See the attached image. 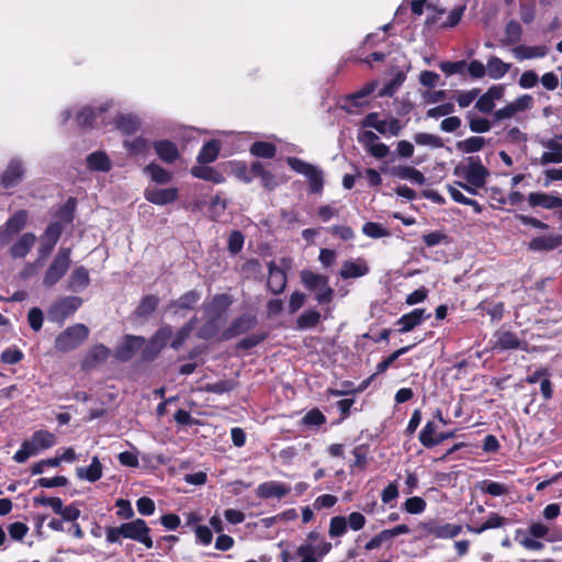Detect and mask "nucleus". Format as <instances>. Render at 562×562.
<instances>
[{
	"instance_id": "16",
	"label": "nucleus",
	"mask_w": 562,
	"mask_h": 562,
	"mask_svg": "<svg viewBox=\"0 0 562 562\" xmlns=\"http://www.w3.org/2000/svg\"><path fill=\"white\" fill-rule=\"evenodd\" d=\"M290 491L291 487L286 484L277 481H268L258 485L256 493L260 498H282L288 495Z\"/></svg>"
},
{
	"instance_id": "24",
	"label": "nucleus",
	"mask_w": 562,
	"mask_h": 562,
	"mask_svg": "<svg viewBox=\"0 0 562 562\" xmlns=\"http://www.w3.org/2000/svg\"><path fill=\"white\" fill-rule=\"evenodd\" d=\"M36 241V236L32 233L23 234L11 247L10 254L14 258L25 257Z\"/></svg>"
},
{
	"instance_id": "55",
	"label": "nucleus",
	"mask_w": 562,
	"mask_h": 562,
	"mask_svg": "<svg viewBox=\"0 0 562 562\" xmlns=\"http://www.w3.org/2000/svg\"><path fill=\"white\" fill-rule=\"evenodd\" d=\"M362 233L371 238H381L389 236V232L386 228H384L382 225L374 223V222H368L362 226Z\"/></svg>"
},
{
	"instance_id": "40",
	"label": "nucleus",
	"mask_w": 562,
	"mask_h": 562,
	"mask_svg": "<svg viewBox=\"0 0 562 562\" xmlns=\"http://www.w3.org/2000/svg\"><path fill=\"white\" fill-rule=\"evenodd\" d=\"M40 452V449L36 447V443L31 438L30 440H25L21 448L13 456V460L18 463H24L30 457L35 456Z\"/></svg>"
},
{
	"instance_id": "2",
	"label": "nucleus",
	"mask_w": 562,
	"mask_h": 562,
	"mask_svg": "<svg viewBox=\"0 0 562 562\" xmlns=\"http://www.w3.org/2000/svg\"><path fill=\"white\" fill-rule=\"evenodd\" d=\"M89 335V329L83 324H75L61 331L55 339V348L61 352H68L80 346Z\"/></svg>"
},
{
	"instance_id": "5",
	"label": "nucleus",
	"mask_w": 562,
	"mask_h": 562,
	"mask_svg": "<svg viewBox=\"0 0 562 562\" xmlns=\"http://www.w3.org/2000/svg\"><path fill=\"white\" fill-rule=\"evenodd\" d=\"M286 162L294 171L304 175L308 179L312 192L318 193L322 191L324 179L321 169L295 157H289Z\"/></svg>"
},
{
	"instance_id": "14",
	"label": "nucleus",
	"mask_w": 562,
	"mask_h": 562,
	"mask_svg": "<svg viewBox=\"0 0 562 562\" xmlns=\"http://www.w3.org/2000/svg\"><path fill=\"white\" fill-rule=\"evenodd\" d=\"M542 147L548 150L544 151L539 158L538 164L546 166L549 164H561L562 162V144L555 138H550L541 142Z\"/></svg>"
},
{
	"instance_id": "36",
	"label": "nucleus",
	"mask_w": 562,
	"mask_h": 562,
	"mask_svg": "<svg viewBox=\"0 0 562 562\" xmlns=\"http://www.w3.org/2000/svg\"><path fill=\"white\" fill-rule=\"evenodd\" d=\"M220 153V143L217 140L207 142L201 149L198 156V161L200 164H209L213 162Z\"/></svg>"
},
{
	"instance_id": "62",
	"label": "nucleus",
	"mask_w": 562,
	"mask_h": 562,
	"mask_svg": "<svg viewBox=\"0 0 562 562\" xmlns=\"http://www.w3.org/2000/svg\"><path fill=\"white\" fill-rule=\"evenodd\" d=\"M244 245V236L240 232L234 231L228 237V250L231 254H238Z\"/></svg>"
},
{
	"instance_id": "42",
	"label": "nucleus",
	"mask_w": 562,
	"mask_h": 562,
	"mask_svg": "<svg viewBox=\"0 0 562 562\" xmlns=\"http://www.w3.org/2000/svg\"><path fill=\"white\" fill-rule=\"evenodd\" d=\"M27 221V212L24 210L18 211L13 216L7 221V232L10 234L19 233L24 228Z\"/></svg>"
},
{
	"instance_id": "41",
	"label": "nucleus",
	"mask_w": 562,
	"mask_h": 562,
	"mask_svg": "<svg viewBox=\"0 0 562 562\" xmlns=\"http://www.w3.org/2000/svg\"><path fill=\"white\" fill-rule=\"evenodd\" d=\"M172 336V328L169 325L159 328L156 334L151 337L154 352H160Z\"/></svg>"
},
{
	"instance_id": "35",
	"label": "nucleus",
	"mask_w": 562,
	"mask_h": 562,
	"mask_svg": "<svg viewBox=\"0 0 562 562\" xmlns=\"http://www.w3.org/2000/svg\"><path fill=\"white\" fill-rule=\"evenodd\" d=\"M481 492L491 496H502L509 493V486L491 480H483L477 484Z\"/></svg>"
},
{
	"instance_id": "25",
	"label": "nucleus",
	"mask_w": 562,
	"mask_h": 562,
	"mask_svg": "<svg viewBox=\"0 0 562 562\" xmlns=\"http://www.w3.org/2000/svg\"><path fill=\"white\" fill-rule=\"evenodd\" d=\"M78 479L88 482H95L102 476V464L98 457H93L89 467H78L76 469Z\"/></svg>"
},
{
	"instance_id": "46",
	"label": "nucleus",
	"mask_w": 562,
	"mask_h": 562,
	"mask_svg": "<svg viewBox=\"0 0 562 562\" xmlns=\"http://www.w3.org/2000/svg\"><path fill=\"white\" fill-rule=\"evenodd\" d=\"M448 192L453 201L472 206L477 214L482 212L481 205L475 200L467 198L458 188L448 186Z\"/></svg>"
},
{
	"instance_id": "8",
	"label": "nucleus",
	"mask_w": 562,
	"mask_h": 562,
	"mask_svg": "<svg viewBox=\"0 0 562 562\" xmlns=\"http://www.w3.org/2000/svg\"><path fill=\"white\" fill-rule=\"evenodd\" d=\"M82 304L78 296H66L56 302L50 311L49 317L55 322H64L69 315L74 314Z\"/></svg>"
},
{
	"instance_id": "53",
	"label": "nucleus",
	"mask_w": 562,
	"mask_h": 562,
	"mask_svg": "<svg viewBox=\"0 0 562 562\" xmlns=\"http://www.w3.org/2000/svg\"><path fill=\"white\" fill-rule=\"evenodd\" d=\"M414 140L417 145L430 146L434 148H439L443 145L439 136L429 133H417L414 136Z\"/></svg>"
},
{
	"instance_id": "27",
	"label": "nucleus",
	"mask_w": 562,
	"mask_h": 562,
	"mask_svg": "<svg viewBox=\"0 0 562 562\" xmlns=\"http://www.w3.org/2000/svg\"><path fill=\"white\" fill-rule=\"evenodd\" d=\"M390 173L394 177L407 179L417 184H424L426 181L424 175L419 170L408 166L392 167L390 169Z\"/></svg>"
},
{
	"instance_id": "52",
	"label": "nucleus",
	"mask_w": 562,
	"mask_h": 562,
	"mask_svg": "<svg viewBox=\"0 0 562 562\" xmlns=\"http://www.w3.org/2000/svg\"><path fill=\"white\" fill-rule=\"evenodd\" d=\"M347 519L344 516H335L330 519L328 533L331 538L341 537L347 531Z\"/></svg>"
},
{
	"instance_id": "9",
	"label": "nucleus",
	"mask_w": 562,
	"mask_h": 562,
	"mask_svg": "<svg viewBox=\"0 0 562 562\" xmlns=\"http://www.w3.org/2000/svg\"><path fill=\"white\" fill-rule=\"evenodd\" d=\"M283 267H278L273 261H270L268 263V281L267 285L270 289V291L274 294H279L283 292V290L286 286V273L285 269L290 267L289 260L283 259L282 260Z\"/></svg>"
},
{
	"instance_id": "21",
	"label": "nucleus",
	"mask_w": 562,
	"mask_h": 562,
	"mask_svg": "<svg viewBox=\"0 0 562 562\" xmlns=\"http://www.w3.org/2000/svg\"><path fill=\"white\" fill-rule=\"evenodd\" d=\"M548 47L546 45L527 46L519 45L513 48V55L518 60L542 58L548 54Z\"/></svg>"
},
{
	"instance_id": "60",
	"label": "nucleus",
	"mask_w": 562,
	"mask_h": 562,
	"mask_svg": "<svg viewBox=\"0 0 562 562\" xmlns=\"http://www.w3.org/2000/svg\"><path fill=\"white\" fill-rule=\"evenodd\" d=\"M97 117V111L87 106L83 108L77 115L76 120L80 126H91L92 122Z\"/></svg>"
},
{
	"instance_id": "30",
	"label": "nucleus",
	"mask_w": 562,
	"mask_h": 562,
	"mask_svg": "<svg viewBox=\"0 0 562 562\" xmlns=\"http://www.w3.org/2000/svg\"><path fill=\"white\" fill-rule=\"evenodd\" d=\"M510 69V64L504 63L498 57H491L486 64V74L492 79L503 78Z\"/></svg>"
},
{
	"instance_id": "33",
	"label": "nucleus",
	"mask_w": 562,
	"mask_h": 562,
	"mask_svg": "<svg viewBox=\"0 0 562 562\" xmlns=\"http://www.w3.org/2000/svg\"><path fill=\"white\" fill-rule=\"evenodd\" d=\"M191 173L195 178L207 180L214 183L224 182L223 175L211 167L195 166L191 169Z\"/></svg>"
},
{
	"instance_id": "18",
	"label": "nucleus",
	"mask_w": 562,
	"mask_h": 562,
	"mask_svg": "<svg viewBox=\"0 0 562 562\" xmlns=\"http://www.w3.org/2000/svg\"><path fill=\"white\" fill-rule=\"evenodd\" d=\"M426 533L438 539H451L458 536L462 527L456 524H429L425 527Z\"/></svg>"
},
{
	"instance_id": "39",
	"label": "nucleus",
	"mask_w": 562,
	"mask_h": 562,
	"mask_svg": "<svg viewBox=\"0 0 562 562\" xmlns=\"http://www.w3.org/2000/svg\"><path fill=\"white\" fill-rule=\"evenodd\" d=\"M87 164L90 169L98 171H108L111 167L108 156L101 151L90 154L87 157Z\"/></svg>"
},
{
	"instance_id": "63",
	"label": "nucleus",
	"mask_w": 562,
	"mask_h": 562,
	"mask_svg": "<svg viewBox=\"0 0 562 562\" xmlns=\"http://www.w3.org/2000/svg\"><path fill=\"white\" fill-rule=\"evenodd\" d=\"M480 93V89H471L468 91H462L457 97V102L460 108H467L469 106L477 97Z\"/></svg>"
},
{
	"instance_id": "34",
	"label": "nucleus",
	"mask_w": 562,
	"mask_h": 562,
	"mask_svg": "<svg viewBox=\"0 0 562 562\" xmlns=\"http://www.w3.org/2000/svg\"><path fill=\"white\" fill-rule=\"evenodd\" d=\"M140 126V121L133 114H121L116 119V127L124 134H133Z\"/></svg>"
},
{
	"instance_id": "12",
	"label": "nucleus",
	"mask_w": 562,
	"mask_h": 562,
	"mask_svg": "<svg viewBox=\"0 0 562 562\" xmlns=\"http://www.w3.org/2000/svg\"><path fill=\"white\" fill-rule=\"evenodd\" d=\"M145 199L157 205H166L178 199V190L176 188L159 189L149 187L145 190Z\"/></svg>"
},
{
	"instance_id": "23",
	"label": "nucleus",
	"mask_w": 562,
	"mask_h": 562,
	"mask_svg": "<svg viewBox=\"0 0 562 562\" xmlns=\"http://www.w3.org/2000/svg\"><path fill=\"white\" fill-rule=\"evenodd\" d=\"M368 272L369 267L366 263V261L362 259H358L356 261H345L339 274L342 279H350L363 277Z\"/></svg>"
},
{
	"instance_id": "61",
	"label": "nucleus",
	"mask_w": 562,
	"mask_h": 562,
	"mask_svg": "<svg viewBox=\"0 0 562 562\" xmlns=\"http://www.w3.org/2000/svg\"><path fill=\"white\" fill-rule=\"evenodd\" d=\"M124 145L134 155L143 154L148 149V143L142 137H137L133 140H125Z\"/></svg>"
},
{
	"instance_id": "26",
	"label": "nucleus",
	"mask_w": 562,
	"mask_h": 562,
	"mask_svg": "<svg viewBox=\"0 0 562 562\" xmlns=\"http://www.w3.org/2000/svg\"><path fill=\"white\" fill-rule=\"evenodd\" d=\"M520 339L516 334L502 330L495 334L494 348L499 350L518 349L520 348Z\"/></svg>"
},
{
	"instance_id": "56",
	"label": "nucleus",
	"mask_w": 562,
	"mask_h": 562,
	"mask_svg": "<svg viewBox=\"0 0 562 562\" xmlns=\"http://www.w3.org/2000/svg\"><path fill=\"white\" fill-rule=\"evenodd\" d=\"M194 327V318H192L188 324H186L177 333L176 338L171 342V347L178 350L184 341L190 336L191 331Z\"/></svg>"
},
{
	"instance_id": "28",
	"label": "nucleus",
	"mask_w": 562,
	"mask_h": 562,
	"mask_svg": "<svg viewBox=\"0 0 562 562\" xmlns=\"http://www.w3.org/2000/svg\"><path fill=\"white\" fill-rule=\"evenodd\" d=\"M111 351L104 345H97L86 356L83 360V368L90 369L99 363L105 362L110 357Z\"/></svg>"
},
{
	"instance_id": "7",
	"label": "nucleus",
	"mask_w": 562,
	"mask_h": 562,
	"mask_svg": "<svg viewBox=\"0 0 562 562\" xmlns=\"http://www.w3.org/2000/svg\"><path fill=\"white\" fill-rule=\"evenodd\" d=\"M362 126L372 127L380 134L397 136L402 131L400 120L391 117L389 120H380L378 113H369L362 121Z\"/></svg>"
},
{
	"instance_id": "50",
	"label": "nucleus",
	"mask_w": 562,
	"mask_h": 562,
	"mask_svg": "<svg viewBox=\"0 0 562 562\" xmlns=\"http://www.w3.org/2000/svg\"><path fill=\"white\" fill-rule=\"evenodd\" d=\"M411 348H412V346L402 347V348L397 349L396 351H394L393 353H391L383 361L378 363L376 371H375V373L370 379H372L375 374H380V373H383L384 371H386L389 369V367L392 366L393 362L398 359V357H401L402 355L408 352V350Z\"/></svg>"
},
{
	"instance_id": "45",
	"label": "nucleus",
	"mask_w": 562,
	"mask_h": 562,
	"mask_svg": "<svg viewBox=\"0 0 562 562\" xmlns=\"http://www.w3.org/2000/svg\"><path fill=\"white\" fill-rule=\"evenodd\" d=\"M485 139L480 136H471L464 140L458 143V148L463 153H475L481 150L485 146Z\"/></svg>"
},
{
	"instance_id": "51",
	"label": "nucleus",
	"mask_w": 562,
	"mask_h": 562,
	"mask_svg": "<svg viewBox=\"0 0 562 562\" xmlns=\"http://www.w3.org/2000/svg\"><path fill=\"white\" fill-rule=\"evenodd\" d=\"M506 519L498 514L492 513L487 517L486 521L479 528H470L471 531L475 533H482L487 529L501 528L504 526Z\"/></svg>"
},
{
	"instance_id": "11",
	"label": "nucleus",
	"mask_w": 562,
	"mask_h": 562,
	"mask_svg": "<svg viewBox=\"0 0 562 562\" xmlns=\"http://www.w3.org/2000/svg\"><path fill=\"white\" fill-rule=\"evenodd\" d=\"M61 231L63 227L58 222L52 223L47 226L41 238V246L38 249L41 257L45 258L53 251L56 243L59 239Z\"/></svg>"
},
{
	"instance_id": "54",
	"label": "nucleus",
	"mask_w": 562,
	"mask_h": 562,
	"mask_svg": "<svg viewBox=\"0 0 562 562\" xmlns=\"http://www.w3.org/2000/svg\"><path fill=\"white\" fill-rule=\"evenodd\" d=\"M34 504L48 506L57 515H59L61 513L63 507H64V503L59 497L37 496L34 498Z\"/></svg>"
},
{
	"instance_id": "13",
	"label": "nucleus",
	"mask_w": 562,
	"mask_h": 562,
	"mask_svg": "<svg viewBox=\"0 0 562 562\" xmlns=\"http://www.w3.org/2000/svg\"><path fill=\"white\" fill-rule=\"evenodd\" d=\"M429 317L430 314L426 313L425 308H415L397 319L396 325L400 326L398 331L402 334L408 333Z\"/></svg>"
},
{
	"instance_id": "29",
	"label": "nucleus",
	"mask_w": 562,
	"mask_h": 562,
	"mask_svg": "<svg viewBox=\"0 0 562 562\" xmlns=\"http://www.w3.org/2000/svg\"><path fill=\"white\" fill-rule=\"evenodd\" d=\"M154 148L159 158L168 164L173 162L179 156L177 146L169 140L156 142Z\"/></svg>"
},
{
	"instance_id": "4",
	"label": "nucleus",
	"mask_w": 562,
	"mask_h": 562,
	"mask_svg": "<svg viewBox=\"0 0 562 562\" xmlns=\"http://www.w3.org/2000/svg\"><path fill=\"white\" fill-rule=\"evenodd\" d=\"M70 266V249L60 248L45 272L43 283L46 286L56 284L67 272Z\"/></svg>"
},
{
	"instance_id": "32",
	"label": "nucleus",
	"mask_w": 562,
	"mask_h": 562,
	"mask_svg": "<svg viewBox=\"0 0 562 562\" xmlns=\"http://www.w3.org/2000/svg\"><path fill=\"white\" fill-rule=\"evenodd\" d=\"M438 426L434 422H428L419 432V441L426 448H432L438 445L436 436L438 435Z\"/></svg>"
},
{
	"instance_id": "3",
	"label": "nucleus",
	"mask_w": 562,
	"mask_h": 562,
	"mask_svg": "<svg viewBox=\"0 0 562 562\" xmlns=\"http://www.w3.org/2000/svg\"><path fill=\"white\" fill-rule=\"evenodd\" d=\"M453 173L463 178L475 188H482L485 184L486 177L488 176L487 169L476 158H469V164L465 166H457Z\"/></svg>"
},
{
	"instance_id": "6",
	"label": "nucleus",
	"mask_w": 562,
	"mask_h": 562,
	"mask_svg": "<svg viewBox=\"0 0 562 562\" xmlns=\"http://www.w3.org/2000/svg\"><path fill=\"white\" fill-rule=\"evenodd\" d=\"M123 538L131 539L144 544L147 549L153 548V540L149 536V528L143 519H135L122 524Z\"/></svg>"
},
{
	"instance_id": "37",
	"label": "nucleus",
	"mask_w": 562,
	"mask_h": 562,
	"mask_svg": "<svg viewBox=\"0 0 562 562\" xmlns=\"http://www.w3.org/2000/svg\"><path fill=\"white\" fill-rule=\"evenodd\" d=\"M522 27L516 20H510L505 26L504 45H514L520 42Z\"/></svg>"
},
{
	"instance_id": "17",
	"label": "nucleus",
	"mask_w": 562,
	"mask_h": 562,
	"mask_svg": "<svg viewBox=\"0 0 562 562\" xmlns=\"http://www.w3.org/2000/svg\"><path fill=\"white\" fill-rule=\"evenodd\" d=\"M144 341L139 336H126L124 342L116 349L115 358L120 361L130 360L143 347Z\"/></svg>"
},
{
	"instance_id": "57",
	"label": "nucleus",
	"mask_w": 562,
	"mask_h": 562,
	"mask_svg": "<svg viewBox=\"0 0 562 562\" xmlns=\"http://www.w3.org/2000/svg\"><path fill=\"white\" fill-rule=\"evenodd\" d=\"M469 120V127L473 133H486L491 130V122L484 117L467 115Z\"/></svg>"
},
{
	"instance_id": "1",
	"label": "nucleus",
	"mask_w": 562,
	"mask_h": 562,
	"mask_svg": "<svg viewBox=\"0 0 562 562\" xmlns=\"http://www.w3.org/2000/svg\"><path fill=\"white\" fill-rule=\"evenodd\" d=\"M300 279L306 289L316 293L315 297L319 303H329L333 300L334 290L328 285L327 277L311 270H302Z\"/></svg>"
},
{
	"instance_id": "10",
	"label": "nucleus",
	"mask_w": 562,
	"mask_h": 562,
	"mask_svg": "<svg viewBox=\"0 0 562 562\" xmlns=\"http://www.w3.org/2000/svg\"><path fill=\"white\" fill-rule=\"evenodd\" d=\"M532 106V97L524 94L504 108L494 112V117L498 121L515 117L519 112H524Z\"/></svg>"
},
{
	"instance_id": "15",
	"label": "nucleus",
	"mask_w": 562,
	"mask_h": 562,
	"mask_svg": "<svg viewBox=\"0 0 562 562\" xmlns=\"http://www.w3.org/2000/svg\"><path fill=\"white\" fill-rule=\"evenodd\" d=\"M24 175V168L20 160L12 159L1 175V184L9 189L18 186Z\"/></svg>"
},
{
	"instance_id": "49",
	"label": "nucleus",
	"mask_w": 562,
	"mask_h": 562,
	"mask_svg": "<svg viewBox=\"0 0 562 562\" xmlns=\"http://www.w3.org/2000/svg\"><path fill=\"white\" fill-rule=\"evenodd\" d=\"M250 153L262 158H272L276 155V146L266 142H256L250 147Z\"/></svg>"
},
{
	"instance_id": "59",
	"label": "nucleus",
	"mask_w": 562,
	"mask_h": 562,
	"mask_svg": "<svg viewBox=\"0 0 562 562\" xmlns=\"http://www.w3.org/2000/svg\"><path fill=\"white\" fill-rule=\"evenodd\" d=\"M376 87H378L376 81H370V82L366 83L361 89L353 92L350 95V100L355 103V105H361V102L359 100L371 94L376 89Z\"/></svg>"
},
{
	"instance_id": "48",
	"label": "nucleus",
	"mask_w": 562,
	"mask_h": 562,
	"mask_svg": "<svg viewBox=\"0 0 562 562\" xmlns=\"http://www.w3.org/2000/svg\"><path fill=\"white\" fill-rule=\"evenodd\" d=\"M321 319V314L317 311H307L303 313L296 321V326L300 329L313 328Z\"/></svg>"
},
{
	"instance_id": "58",
	"label": "nucleus",
	"mask_w": 562,
	"mask_h": 562,
	"mask_svg": "<svg viewBox=\"0 0 562 562\" xmlns=\"http://www.w3.org/2000/svg\"><path fill=\"white\" fill-rule=\"evenodd\" d=\"M404 508L409 514H420L426 508V502L418 496L409 497L404 503Z\"/></svg>"
},
{
	"instance_id": "20",
	"label": "nucleus",
	"mask_w": 562,
	"mask_h": 562,
	"mask_svg": "<svg viewBox=\"0 0 562 562\" xmlns=\"http://www.w3.org/2000/svg\"><path fill=\"white\" fill-rule=\"evenodd\" d=\"M528 203L532 207L541 206L546 210H553L560 207V204H562V198L544 192H531L528 195Z\"/></svg>"
},
{
	"instance_id": "22",
	"label": "nucleus",
	"mask_w": 562,
	"mask_h": 562,
	"mask_svg": "<svg viewBox=\"0 0 562 562\" xmlns=\"http://www.w3.org/2000/svg\"><path fill=\"white\" fill-rule=\"evenodd\" d=\"M559 246H562V234L560 235H548V236H539L533 238L529 243V248L531 250H553L558 248Z\"/></svg>"
},
{
	"instance_id": "31",
	"label": "nucleus",
	"mask_w": 562,
	"mask_h": 562,
	"mask_svg": "<svg viewBox=\"0 0 562 562\" xmlns=\"http://www.w3.org/2000/svg\"><path fill=\"white\" fill-rule=\"evenodd\" d=\"M90 278L89 272L85 267L76 268L69 278V289L71 291H78L89 285Z\"/></svg>"
},
{
	"instance_id": "47",
	"label": "nucleus",
	"mask_w": 562,
	"mask_h": 562,
	"mask_svg": "<svg viewBox=\"0 0 562 562\" xmlns=\"http://www.w3.org/2000/svg\"><path fill=\"white\" fill-rule=\"evenodd\" d=\"M159 299L155 295H146L136 308V314L139 317H147L157 307Z\"/></svg>"
},
{
	"instance_id": "19",
	"label": "nucleus",
	"mask_w": 562,
	"mask_h": 562,
	"mask_svg": "<svg viewBox=\"0 0 562 562\" xmlns=\"http://www.w3.org/2000/svg\"><path fill=\"white\" fill-rule=\"evenodd\" d=\"M256 325V318L250 315H243L235 319L233 324L223 333L222 339L228 340L243 333L248 331Z\"/></svg>"
},
{
	"instance_id": "44",
	"label": "nucleus",
	"mask_w": 562,
	"mask_h": 562,
	"mask_svg": "<svg viewBox=\"0 0 562 562\" xmlns=\"http://www.w3.org/2000/svg\"><path fill=\"white\" fill-rule=\"evenodd\" d=\"M145 171L157 183H167L171 180V173L156 164L148 165Z\"/></svg>"
},
{
	"instance_id": "64",
	"label": "nucleus",
	"mask_w": 562,
	"mask_h": 562,
	"mask_svg": "<svg viewBox=\"0 0 562 562\" xmlns=\"http://www.w3.org/2000/svg\"><path fill=\"white\" fill-rule=\"evenodd\" d=\"M467 63L464 60L460 61H443L440 64V69L447 75L451 76L454 74H460L465 68Z\"/></svg>"
},
{
	"instance_id": "43",
	"label": "nucleus",
	"mask_w": 562,
	"mask_h": 562,
	"mask_svg": "<svg viewBox=\"0 0 562 562\" xmlns=\"http://www.w3.org/2000/svg\"><path fill=\"white\" fill-rule=\"evenodd\" d=\"M32 439L36 443V447L41 450L48 449L56 443V437L54 434L47 430H37L32 435Z\"/></svg>"
},
{
	"instance_id": "38",
	"label": "nucleus",
	"mask_w": 562,
	"mask_h": 562,
	"mask_svg": "<svg viewBox=\"0 0 562 562\" xmlns=\"http://www.w3.org/2000/svg\"><path fill=\"white\" fill-rule=\"evenodd\" d=\"M198 291H189L170 304V307L178 310H191L200 300Z\"/></svg>"
}]
</instances>
